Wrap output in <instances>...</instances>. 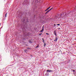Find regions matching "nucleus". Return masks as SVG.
I'll use <instances>...</instances> for the list:
<instances>
[{
	"label": "nucleus",
	"instance_id": "obj_1",
	"mask_svg": "<svg viewBox=\"0 0 76 76\" xmlns=\"http://www.w3.org/2000/svg\"><path fill=\"white\" fill-rule=\"evenodd\" d=\"M46 72H53V71L50 69H48L47 70Z\"/></svg>",
	"mask_w": 76,
	"mask_h": 76
},
{
	"label": "nucleus",
	"instance_id": "obj_2",
	"mask_svg": "<svg viewBox=\"0 0 76 76\" xmlns=\"http://www.w3.org/2000/svg\"><path fill=\"white\" fill-rule=\"evenodd\" d=\"M53 34L55 35V36H57V34H56V30H55L54 31Z\"/></svg>",
	"mask_w": 76,
	"mask_h": 76
},
{
	"label": "nucleus",
	"instance_id": "obj_3",
	"mask_svg": "<svg viewBox=\"0 0 76 76\" xmlns=\"http://www.w3.org/2000/svg\"><path fill=\"white\" fill-rule=\"evenodd\" d=\"M58 38L57 37H56L55 38V40H54V41H57V39H58Z\"/></svg>",
	"mask_w": 76,
	"mask_h": 76
},
{
	"label": "nucleus",
	"instance_id": "obj_4",
	"mask_svg": "<svg viewBox=\"0 0 76 76\" xmlns=\"http://www.w3.org/2000/svg\"><path fill=\"white\" fill-rule=\"evenodd\" d=\"M64 13H63V14H62V17H64V16H66L67 15L66 14H65V15H64Z\"/></svg>",
	"mask_w": 76,
	"mask_h": 76
},
{
	"label": "nucleus",
	"instance_id": "obj_5",
	"mask_svg": "<svg viewBox=\"0 0 76 76\" xmlns=\"http://www.w3.org/2000/svg\"><path fill=\"white\" fill-rule=\"evenodd\" d=\"M27 50L25 49V50H24V51L25 52V53H26L27 52Z\"/></svg>",
	"mask_w": 76,
	"mask_h": 76
},
{
	"label": "nucleus",
	"instance_id": "obj_6",
	"mask_svg": "<svg viewBox=\"0 0 76 76\" xmlns=\"http://www.w3.org/2000/svg\"><path fill=\"white\" fill-rule=\"evenodd\" d=\"M76 7H75V8L74 9V11H76Z\"/></svg>",
	"mask_w": 76,
	"mask_h": 76
},
{
	"label": "nucleus",
	"instance_id": "obj_7",
	"mask_svg": "<svg viewBox=\"0 0 76 76\" xmlns=\"http://www.w3.org/2000/svg\"><path fill=\"white\" fill-rule=\"evenodd\" d=\"M46 43H45L44 44V47H45V46H46Z\"/></svg>",
	"mask_w": 76,
	"mask_h": 76
},
{
	"label": "nucleus",
	"instance_id": "obj_8",
	"mask_svg": "<svg viewBox=\"0 0 76 76\" xmlns=\"http://www.w3.org/2000/svg\"><path fill=\"white\" fill-rule=\"evenodd\" d=\"M48 12H49V11L48 10L46 12V13H45V14H47V13Z\"/></svg>",
	"mask_w": 76,
	"mask_h": 76
},
{
	"label": "nucleus",
	"instance_id": "obj_9",
	"mask_svg": "<svg viewBox=\"0 0 76 76\" xmlns=\"http://www.w3.org/2000/svg\"><path fill=\"white\" fill-rule=\"evenodd\" d=\"M5 18H6L7 17V13H6V14H5Z\"/></svg>",
	"mask_w": 76,
	"mask_h": 76
},
{
	"label": "nucleus",
	"instance_id": "obj_10",
	"mask_svg": "<svg viewBox=\"0 0 76 76\" xmlns=\"http://www.w3.org/2000/svg\"><path fill=\"white\" fill-rule=\"evenodd\" d=\"M38 47H39V45L38 44L37 45V46H36V48H38Z\"/></svg>",
	"mask_w": 76,
	"mask_h": 76
},
{
	"label": "nucleus",
	"instance_id": "obj_11",
	"mask_svg": "<svg viewBox=\"0 0 76 76\" xmlns=\"http://www.w3.org/2000/svg\"><path fill=\"white\" fill-rule=\"evenodd\" d=\"M53 8H52L51 9H50L49 10H48L50 12V10H52Z\"/></svg>",
	"mask_w": 76,
	"mask_h": 76
},
{
	"label": "nucleus",
	"instance_id": "obj_12",
	"mask_svg": "<svg viewBox=\"0 0 76 76\" xmlns=\"http://www.w3.org/2000/svg\"><path fill=\"white\" fill-rule=\"evenodd\" d=\"M47 75L48 76V75H49V73L47 72Z\"/></svg>",
	"mask_w": 76,
	"mask_h": 76
},
{
	"label": "nucleus",
	"instance_id": "obj_13",
	"mask_svg": "<svg viewBox=\"0 0 76 76\" xmlns=\"http://www.w3.org/2000/svg\"><path fill=\"white\" fill-rule=\"evenodd\" d=\"M43 26H43L42 27L43 28H42V30L43 31H44V27Z\"/></svg>",
	"mask_w": 76,
	"mask_h": 76
},
{
	"label": "nucleus",
	"instance_id": "obj_14",
	"mask_svg": "<svg viewBox=\"0 0 76 76\" xmlns=\"http://www.w3.org/2000/svg\"><path fill=\"white\" fill-rule=\"evenodd\" d=\"M49 9L48 8L47 9H46L45 10V11H47V10H48Z\"/></svg>",
	"mask_w": 76,
	"mask_h": 76
},
{
	"label": "nucleus",
	"instance_id": "obj_15",
	"mask_svg": "<svg viewBox=\"0 0 76 76\" xmlns=\"http://www.w3.org/2000/svg\"><path fill=\"white\" fill-rule=\"evenodd\" d=\"M46 34H47V35H50V34H48V33H46Z\"/></svg>",
	"mask_w": 76,
	"mask_h": 76
},
{
	"label": "nucleus",
	"instance_id": "obj_16",
	"mask_svg": "<svg viewBox=\"0 0 76 76\" xmlns=\"http://www.w3.org/2000/svg\"><path fill=\"white\" fill-rule=\"evenodd\" d=\"M50 7H51V6H50L48 8V9H50Z\"/></svg>",
	"mask_w": 76,
	"mask_h": 76
},
{
	"label": "nucleus",
	"instance_id": "obj_17",
	"mask_svg": "<svg viewBox=\"0 0 76 76\" xmlns=\"http://www.w3.org/2000/svg\"><path fill=\"white\" fill-rule=\"evenodd\" d=\"M50 7H51V6H50L48 8V9H50Z\"/></svg>",
	"mask_w": 76,
	"mask_h": 76
},
{
	"label": "nucleus",
	"instance_id": "obj_18",
	"mask_svg": "<svg viewBox=\"0 0 76 76\" xmlns=\"http://www.w3.org/2000/svg\"><path fill=\"white\" fill-rule=\"evenodd\" d=\"M40 32H43V30H41V31H40Z\"/></svg>",
	"mask_w": 76,
	"mask_h": 76
},
{
	"label": "nucleus",
	"instance_id": "obj_19",
	"mask_svg": "<svg viewBox=\"0 0 76 76\" xmlns=\"http://www.w3.org/2000/svg\"><path fill=\"white\" fill-rule=\"evenodd\" d=\"M29 42H30V43H32V42H31V40H30Z\"/></svg>",
	"mask_w": 76,
	"mask_h": 76
},
{
	"label": "nucleus",
	"instance_id": "obj_20",
	"mask_svg": "<svg viewBox=\"0 0 76 76\" xmlns=\"http://www.w3.org/2000/svg\"><path fill=\"white\" fill-rule=\"evenodd\" d=\"M57 25H58V26H60V24H57Z\"/></svg>",
	"mask_w": 76,
	"mask_h": 76
},
{
	"label": "nucleus",
	"instance_id": "obj_21",
	"mask_svg": "<svg viewBox=\"0 0 76 76\" xmlns=\"http://www.w3.org/2000/svg\"><path fill=\"white\" fill-rule=\"evenodd\" d=\"M42 34H39V35H41Z\"/></svg>",
	"mask_w": 76,
	"mask_h": 76
},
{
	"label": "nucleus",
	"instance_id": "obj_22",
	"mask_svg": "<svg viewBox=\"0 0 76 76\" xmlns=\"http://www.w3.org/2000/svg\"><path fill=\"white\" fill-rule=\"evenodd\" d=\"M45 75H46H46H47V73H46L45 74Z\"/></svg>",
	"mask_w": 76,
	"mask_h": 76
},
{
	"label": "nucleus",
	"instance_id": "obj_23",
	"mask_svg": "<svg viewBox=\"0 0 76 76\" xmlns=\"http://www.w3.org/2000/svg\"><path fill=\"white\" fill-rule=\"evenodd\" d=\"M60 16H62V14H60Z\"/></svg>",
	"mask_w": 76,
	"mask_h": 76
},
{
	"label": "nucleus",
	"instance_id": "obj_24",
	"mask_svg": "<svg viewBox=\"0 0 76 76\" xmlns=\"http://www.w3.org/2000/svg\"><path fill=\"white\" fill-rule=\"evenodd\" d=\"M73 72H75V70H73Z\"/></svg>",
	"mask_w": 76,
	"mask_h": 76
},
{
	"label": "nucleus",
	"instance_id": "obj_25",
	"mask_svg": "<svg viewBox=\"0 0 76 76\" xmlns=\"http://www.w3.org/2000/svg\"><path fill=\"white\" fill-rule=\"evenodd\" d=\"M42 41H44V39H42Z\"/></svg>",
	"mask_w": 76,
	"mask_h": 76
},
{
	"label": "nucleus",
	"instance_id": "obj_26",
	"mask_svg": "<svg viewBox=\"0 0 76 76\" xmlns=\"http://www.w3.org/2000/svg\"><path fill=\"white\" fill-rule=\"evenodd\" d=\"M58 29H60V28H58Z\"/></svg>",
	"mask_w": 76,
	"mask_h": 76
},
{
	"label": "nucleus",
	"instance_id": "obj_27",
	"mask_svg": "<svg viewBox=\"0 0 76 76\" xmlns=\"http://www.w3.org/2000/svg\"><path fill=\"white\" fill-rule=\"evenodd\" d=\"M27 49H30V48H27Z\"/></svg>",
	"mask_w": 76,
	"mask_h": 76
},
{
	"label": "nucleus",
	"instance_id": "obj_28",
	"mask_svg": "<svg viewBox=\"0 0 76 76\" xmlns=\"http://www.w3.org/2000/svg\"><path fill=\"white\" fill-rule=\"evenodd\" d=\"M54 26H56V24L54 25Z\"/></svg>",
	"mask_w": 76,
	"mask_h": 76
},
{
	"label": "nucleus",
	"instance_id": "obj_29",
	"mask_svg": "<svg viewBox=\"0 0 76 76\" xmlns=\"http://www.w3.org/2000/svg\"><path fill=\"white\" fill-rule=\"evenodd\" d=\"M27 22H28V21H27Z\"/></svg>",
	"mask_w": 76,
	"mask_h": 76
},
{
	"label": "nucleus",
	"instance_id": "obj_30",
	"mask_svg": "<svg viewBox=\"0 0 76 76\" xmlns=\"http://www.w3.org/2000/svg\"><path fill=\"white\" fill-rule=\"evenodd\" d=\"M28 35H27L26 36H28Z\"/></svg>",
	"mask_w": 76,
	"mask_h": 76
},
{
	"label": "nucleus",
	"instance_id": "obj_31",
	"mask_svg": "<svg viewBox=\"0 0 76 76\" xmlns=\"http://www.w3.org/2000/svg\"><path fill=\"white\" fill-rule=\"evenodd\" d=\"M44 42V43L45 42Z\"/></svg>",
	"mask_w": 76,
	"mask_h": 76
},
{
	"label": "nucleus",
	"instance_id": "obj_32",
	"mask_svg": "<svg viewBox=\"0 0 76 76\" xmlns=\"http://www.w3.org/2000/svg\"><path fill=\"white\" fill-rule=\"evenodd\" d=\"M21 28H22V27H21Z\"/></svg>",
	"mask_w": 76,
	"mask_h": 76
},
{
	"label": "nucleus",
	"instance_id": "obj_33",
	"mask_svg": "<svg viewBox=\"0 0 76 76\" xmlns=\"http://www.w3.org/2000/svg\"><path fill=\"white\" fill-rule=\"evenodd\" d=\"M1 70L0 69V70Z\"/></svg>",
	"mask_w": 76,
	"mask_h": 76
}]
</instances>
